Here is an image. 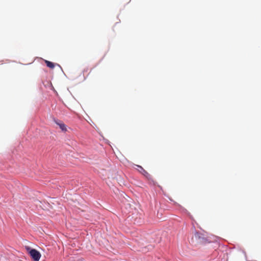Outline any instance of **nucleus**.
Listing matches in <instances>:
<instances>
[{"label":"nucleus","mask_w":261,"mask_h":261,"mask_svg":"<svg viewBox=\"0 0 261 261\" xmlns=\"http://www.w3.org/2000/svg\"><path fill=\"white\" fill-rule=\"evenodd\" d=\"M25 249L34 261H39L41 255L40 253L35 249H31L29 247H25Z\"/></svg>","instance_id":"obj_1"},{"label":"nucleus","mask_w":261,"mask_h":261,"mask_svg":"<svg viewBox=\"0 0 261 261\" xmlns=\"http://www.w3.org/2000/svg\"><path fill=\"white\" fill-rule=\"evenodd\" d=\"M55 122L60 127V128L62 131H67L66 126L63 122L59 120H55Z\"/></svg>","instance_id":"obj_2"},{"label":"nucleus","mask_w":261,"mask_h":261,"mask_svg":"<svg viewBox=\"0 0 261 261\" xmlns=\"http://www.w3.org/2000/svg\"><path fill=\"white\" fill-rule=\"evenodd\" d=\"M138 167H140L142 170L145 171L142 168V167H141V166H138Z\"/></svg>","instance_id":"obj_5"},{"label":"nucleus","mask_w":261,"mask_h":261,"mask_svg":"<svg viewBox=\"0 0 261 261\" xmlns=\"http://www.w3.org/2000/svg\"><path fill=\"white\" fill-rule=\"evenodd\" d=\"M45 63H46L47 66L50 68L53 69L55 67L54 63L51 62H50L47 60H45Z\"/></svg>","instance_id":"obj_4"},{"label":"nucleus","mask_w":261,"mask_h":261,"mask_svg":"<svg viewBox=\"0 0 261 261\" xmlns=\"http://www.w3.org/2000/svg\"><path fill=\"white\" fill-rule=\"evenodd\" d=\"M201 234L199 232H196L195 233V237L196 239H197L199 240V242L201 243L205 242V239L201 236Z\"/></svg>","instance_id":"obj_3"}]
</instances>
